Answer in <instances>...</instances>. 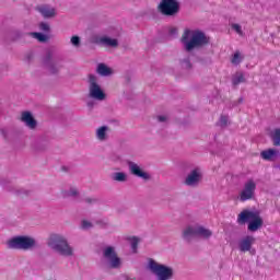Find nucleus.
I'll list each match as a JSON object with an SVG mask.
<instances>
[{"label":"nucleus","instance_id":"obj_1","mask_svg":"<svg viewBox=\"0 0 280 280\" xmlns=\"http://www.w3.org/2000/svg\"><path fill=\"white\" fill-rule=\"evenodd\" d=\"M180 43L186 51H194V49H200V47L209 45V36L200 30L185 28Z\"/></svg>","mask_w":280,"mask_h":280},{"label":"nucleus","instance_id":"obj_2","mask_svg":"<svg viewBox=\"0 0 280 280\" xmlns=\"http://www.w3.org/2000/svg\"><path fill=\"white\" fill-rule=\"evenodd\" d=\"M237 224H246L247 231L250 233H257L264 228V218H261V212L255 209H244L240 212L236 219Z\"/></svg>","mask_w":280,"mask_h":280},{"label":"nucleus","instance_id":"obj_3","mask_svg":"<svg viewBox=\"0 0 280 280\" xmlns=\"http://www.w3.org/2000/svg\"><path fill=\"white\" fill-rule=\"evenodd\" d=\"M47 246L62 257H73V247L70 246L67 236L58 233H52L47 240Z\"/></svg>","mask_w":280,"mask_h":280},{"label":"nucleus","instance_id":"obj_4","mask_svg":"<svg viewBox=\"0 0 280 280\" xmlns=\"http://www.w3.org/2000/svg\"><path fill=\"white\" fill-rule=\"evenodd\" d=\"M148 270L155 275L158 280H172L174 279V268L160 264L150 259L147 265Z\"/></svg>","mask_w":280,"mask_h":280},{"label":"nucleus","instance_id":"obj_5","mask_svg":"<svg viewBox=\"0 0 280 280\" xmlns=\"http://www.w3.org/2000/svg\"><path fill=\"white\" fill-rule=\"evenodd\" d=\"M213 232L202 225V224H195V225H188L183 230V237L189 242L191 237H201V240H209L212 237Z\"/></svg>","mask_w":280,"mask_h":280},{"label":"nucleus","instance_id":"obj_6","mask_svg":"<svg viewBox=\"0 0 280 280\" xmlns=\"http://www.w3.org/2000/svg\"><path fill=\"white\" fill-rule=\"evenodd\" d=\"M89 83V97L95 100L96 102H104L106 100V92L100 85V79L94 74H90L88 79Z\"/></svg>","mask_w":280,"mask_h":280},{"label":"nucleus","instance_id":"obj_7","mask_svg":"<svg viewBox=\"0 0 280 280\" xmlns=\"http://www.w3.org/2000/svg\"><path fill=\"white\" fill-rule=\"evenodd\" d=\"M36 246V240L32 236H15L8 242L9 248H15L18 250H30Z\"/></svg>","mask_w":280,"mask_h":280},{"label":"nucleus","instance_id":"obj_8","mask_svg":"<svg viewBox=\"0 0 280 280\" xmlns=\"http://www.w3.org/2000/svg\"><path fill=\"white\" fill-rule=\"evenodd\" d=\"M158 10L164 16H176V13L180 12V2L178 0H161Z\"/></svg>","mask_w":280,"mask_h":280},{"label":"nucleus","instance_id":"obj_9","mask_svg":"<svg viewBox=\"0 0 280 280\" xmlns=\"http://www.w3.org/2000/svg\"><path fill=\"white\" fill-rule=\"evenodd\" d=\"M257 190V182L255 179L249 178L247 179L242 190L238 194V200L241 202H246L247 200H253L255 198V191Z\"/></svg>","mask_w":280,"mask_h":280},{"label":"nucleus","instance_id":"obj_10","mask_svg":"<svg viewBox=\"0 0 280 280\" xmlns=\"http://www.w3.org/2000/svg\"><path fill=\"white\" fill-rule=\"evenodd\" d=\"M103 259L108 268H121V258L117 256L115 247L107 246L103 249Z\"/></svg>","mask_w":280,"mask_h":280},{"label":"nucleus","instance_id":"obj_11","mask_svg":"<svg viewBox=\"0 0 280 280\" xmlns=\"http://www.w3.org/2000/svg\"><path fill=\"white\" fill-rule=\"evenodd\" d=\"M202 180V171L200 168H194L186 177L185 185L188 187H196Z\"/></svg>","mask_w":280,"mask_h":280},{"label":"nucleus","instance_id":"obj_12","mask_svg":"<svg viewBox=\"0 0 280 280\" xmlns=\"http://www.w3.org/2000/svg\"><path fill=\"white\" fill-rule=\"evenodd\" d=\"M128 167H129V172H130V174H132V176H137V178H142V180H150L149 173L145 172L143 170V167H141V165H139L135 162H128Z\"/></svg>","mask_w":280,"mask_h":280},{"label":"nucleus","instance_id":"obj_13","mask_svg":"<svg viewBox=\"0 0 280 280\" xmlns=\"http://www.w3.org/2000/svg\"><path fill=\"white\" fill-rule=\"evenodd\" d=\"M253 244H255V237L247 235L238 242V250H241V253H249L253 248Z\"/></svg>","mask_w":280,"mask_h":280},{"label":"nucleus","instance_id":"obj_14","mask_svg":"<svg viewBox=\"0 0 280 280\" xmlns=\"http://www.w3.org/2000/svg\"><path fill=\"white\" fill-rule=\"evenodd\" d=\"M21 121H23V124H25V126L30 128V130H35L37 126L36 119H34V116H32V113L30 112L22 113Z\"/></svg>","mask_w":280,"mask_h":280},{"label":"nucleus","instance_id":"obj_15","mask_svg":"<svg viewBox=\"0 0 280 280\" xmlns=\"http://www.w3.org/2000/svg\"><path fill=\"white\" fill-rule=\"evenodd\" d=\"M260 156L264 161L273 162L278 156H280V152L278 149H267L261 151Z\"/></svg>","mask_w":280,"mask_h":280},{"label":"nucleus","instance_id":"obj_16","mask_svg":"<svg viewBox=\"0 0 280 280\" xmlns=\"http://www.w3.org/2000/svg\"><path fill=\"white\" fill-rule=\"evenodd\" d=\"M37 10L44 19H54L56 16V9L54 7L40 5Z\"/></svg>","mask_w":280,"mask_h":280},{"label":"nucleus","instance_id":"obj_17","mask_svg":"<svg viewBox=\"0 0 280 280\" xmlns=\"http://www.w3.org/2000/svg\"><path fill=\"white\" fill-rule=\"evenodd\" d=\"M108 126L98 127L95 131L97 141H106L108 139Z\"/></svg>","mask_w":280,"mask_h":280},{"label":"nucleus","instance_id":"obj_18","mask_svg":"<svg viewBox=\"0 0 280 280\" xmlns=\"http://www.w3.org/2000/svg\"><path fill=\"white\" fill-rule=\"evenodd\" d=\"M96 73H98V75H103V78H108V75H113V69L106 66V63H98Z\"/></svg>","mask_w":280,"mask_h":280},{"label":"nucleus","instance_id":"obj_19","mask_svg":"<svg viewBox=\"0 0 280 280\" xmlns=\"http://www.w3.org/2000/svg\"><path fill=\"white\" fill-rule=\"evenodd\" d=\"M102 45H105V47H117L119 45V42L117 38H112L108 36H104L101 38Z\"/></svg>","mask_w":280,"mask_h":280},{"label":"nucleus","instance_id":"obj_20","mask_svg":"<svg viewBox=\"0 0 280 280\" xmlns=\"http://www.w3.org/2000/svg\"><path fill=\"white\" fill-rule=\"evenodd\" d=\"M112 179L116 183H126V180H128V174L125 172H116L112 175Z\"/></svg>","mask_w":280,"mask_h":280},{"label":"nucleus","instance_id":"obj_21","mask_svg":"<svg viewBox=\"0 0 280 280\" xmlns=\"http://www.w3.org/2000/svg\"><path fill=\"white\" fill-rule=\"evenodd\" d=\"M246 82V78L244 77V72H236L232 78V83L237 86V84H242Z\"/></svg>","mask_w":280,"mask_h":280},{"label":"nucleus","instance_id":"obj_22","mask_svg":"<svg viewBox=\"0 0 280 280\" xmlns=\"http://www.w3.org/2000/svg\"><path fill=\"white\" fill-rule=\"evenodd\" d=\"M270 137L273 141V145L279 147L280 145V129L276 128L271 131Z\"/></svg>","mask_w":280,"mask_h":280},{"label":"nucleus","instance_id":"obj_23","mask_svg":"<svg viewBox=\"0 0 280 280\" xmlns=\"http://www.w3.org/2000/svg\"><path fill=\"white\" fill-rule=\"evenodd\" d=\"M65 198H75L78 196V188H69L63 191Z\"/></svg>","mask_w":280,"mask_h":280},{"label":"nucleus","instance_id":"obj_24","mask_svg":"<svg viewBox=\"0 0 280 280\" xmlns=\"http://www.w3.org/2000/svg\"><path fill=\"white\" fill-rule=\"evenodd\" d=\"M81 229H83V231H89L90 229H93V222L86 219H83L81 221Z\"/></svg>","mask_w":280,"mask_h":280},{"label":"nucleus","instance_id":"obj_25","mask_svg":"<svg viewBox=\"0 0 280 280\" xmlns=\"http://www.w3.org/2000/svg\"><path fill=\"white\" fill-rule=\"evenodd\" d=\"M242 60H243L242 54L240 51H236L232 57V65H240Z\"/></svg>","mask_w":280,"mask_h":280},{"label":"nucleus","instance_id":"obj_26","mask_svg":"<svg viewBox=\"0 0 280 280\" xmlns=\"http://www.w3.org/2000/svg\"><path fill=\"white\" fill-rule=\"evenodd\" d=\"M33 38L39 40V43H45L47 40V35L43 33H32Z\"/></svg>","mask_w":280,"mask_h":280},{"label":"nucleus","instance_id":"obj_27","mask_svg":"<svg viewBox=\"0 0 280 280\" xmlns=\"http://www.w3.org/2000/svg\"><path fill=\"white\" fill-rule=\"evenodd\" d=\"M70 43H71L72 47H77V48L80 47V45H81L80 36H78V35L72 36L70 38Z\"/></svg>","mask_w":280,"mask_h":280},{"label":"nucleus","instance_id":"obj_28","mask_svg":"<svg viewBox=\"0 0 280 280\" xmlns=\"http://www.w3.org/2000/svg\"><path fill=\"white\" fill-rule=\"evenodd\" d=\"M232 30L238 34V36H244V31H242V25L232 24Z\"/></svg>","mask_w":280,"mask_h":280},{"label":"nucleus","instance_id":"obj_29","mask_svg":"<svg viewBox=\"0 0 280 280\" xmlns=\"http://www.w3.org/2000/svg\"><path fill=\"white\" fill-rule=\"evenodd\" d=\"M219 126H221V128L229 126V116H221L219 119Z\"/></svg>","mask_w":280,"mask_h":280},{"label":"nucleus","instance_id":"obj_30","mask_svg":"<svg viewBox=\"0 0 280 280\" xmlns=\"http://www.w3.org/2000/svg\"><path fill=\"white\" fill-rule=\"evenodd\" d=\"M39 30H42V32H49L50 27L49 24L43 22L39 24Z\"/></svg>","mask_w":280,"mask_h":280},{"label":"nucleus","instance_id":"obj_31","mask_svg":"<svg viewBox=\"0 0 280 280\" xmlns=\"http://www.w3.org/2000/svg\"><path fill=\"white\" fill-rule=\"evenodd\" d=\"M138 244H139V240H137L136 237H133L132 240H131V248H132V250L136 253L137 252V246H138Z\"/></svg>","mask_w":280,"mask_h":280},{"label":"nucleus","instance_id":"obj_32","mask_svg":"<svg viewBox=\"0 0 280 280\" xmlns=\"http://www.w3.org/2000/svg\"><path fill=\"white\" fill-rule=\"evenodd\" d=\"M58 69H60V67L55 68V67H54V63H49V65H48V71H49L50 73H58Z\"/></svg>","mask_w":280,"mask_h":280},{"label":"nucleus","instance_id":"obj_33","mask_svg":"<svg viewBox=\"0 0 280 280\" xmlns=\"http://www.w3.org/2000/svg\"><path fill=\"white\" fill-rule=\"evenodd\" d=\"M168 34H171V36H176L178 34V27L173 26L168 30Z\"/></svg>","mask_w":280,"mask_h":280},{"label":"nucleus","instance_id":"obj_34","mask_svg":"<svg viewBox=\"0 0 280 280\" xmlns=\"http://www.w3.org/2000/svg\"><path fill=\"white\" fill-rule=\"evenodd\" d=\"M158 121H160V124H165V121H167V115H160L156 117Z\"/></svg>","mask_w":280,"mask_h":280},{"label":"nucleus","instance_id":"obj_35","mask_svg":"<svg viewBox=\"0 0 280 280\" xmlns=\"http://www.w3.org/2000/svg\"><path fill=\"white\" fill-rule=\"evenodd\" d=\"M185 65L187 68L191 67V63H189V61H185Z\"/></svg>","mask_w":280,"mask_h":280},{"label":"nucleus","instance_id":"obj_36","mask_svg":"<svg viewBox=\"0 0 280 280\" xmlns=\"http://www.w3.org/2000/svg\"><path fill=\"white\" fill-rule=\"evenodd\" d=\"M121 158H114L115 163H117Z\"/></svg>","mask_w":280,"mask_h":280}]
</instances>
